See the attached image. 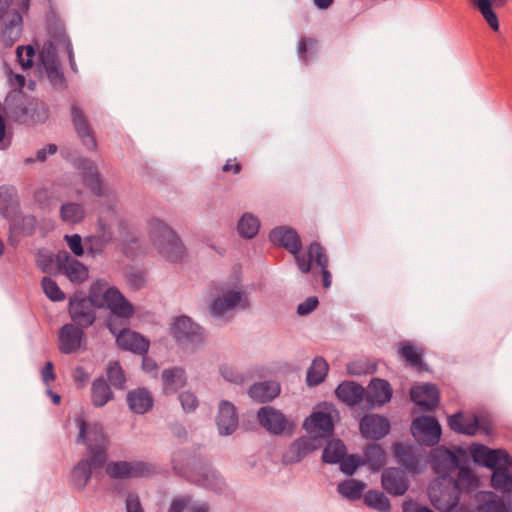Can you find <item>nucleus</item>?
I'll return each mask as SVG.
<instances>
[{
    "mask_svg": "<svg viewBox=\"0 0 512 512\" xmlns=\"http://www.w3.org/2000/svg\"><path fill=\"white\" fill-rule=\"evenodd\" d=\"M121 300L116 287H108L107 282L97 280L91 285L88 297L75 293L70 298L69 315L74 324L88 328L96 319L95 308H107L118 315L127 314L130 307Z\"/></svg>",
    "mask_w": 512,
    "mask_h": 512,
    "instance_id": "f257e3e1",
    "label": "nucleus"
},
{
    "mask_svg": "<svg viewBox=\"0 0 512 512\" xmlns=\"http://www.w3.org/2000/svg\"><path fill=\"white\" fill-rule=\"evenodd\" d=\"M76 424L79 428L76 442L86 447L85 458L81 459L72 471L73 482L81 490L90 480L93 470L105 466L109 439L99 423H88L84 418L78 417Z\"/></svg>",
    "mask_w": 512,
    "mask_h": 512,
    "instance_id": "f03ea898",
    "label": "nucleus"
},
{
    "mask_svg": "<svg viewBox=\"0 0 512 512\" xmlns=\"http://www.w3.org/2000/svg\"><path fill=\"white\" fill-rule=\"evenodd\" d=\"M7 116L21 124L42 123L48 118L46 105L31 98L23 90H12L5 99Z\"/></svg>",
    "mask_w": 512,
    "mask_h": 512,
    "instance_id": "7ed1b4c3",
    "label": "nucleus"
},
{
    "mask_svg": "<svg viewBox=\"0 0 512 512\" xmlns=\"http://www.w3.org/2000/svg\"><path fill=\"white\" fill-rule=\"evenodd\" d=\"M150 239L159 254L170 262H177L184 255V247L180 239L167 225L159 219L149 223Z\"/></svg>",
    "mask_w": 512,
    "mask_h": 512,
    "instance_id": "20e7f679",
    "label": "nucleus"
},
{
    "mask_svg": "<svg viewBox=\"0 0 512 512\" xmlns=\"http://www.w3.org/2000/svg\"><path fill=\"white\" fill-rule=\"evenodd\" d=\"M63 49L69 58L71 67L75 65L71 41L62 26L50 29V39L43 45L40 59L43 66L58 63L57 51Z\"/></svg>",
    "mask_w": 512,
    "mask_h": 512,
    "instance_id": "39448f33",
    "label": "nucleus"
},
{
    "mask_svg": "<svg viewBox=\"0 0 512 512\" xmlns=\"http://www.w3.org/2000/svg\"><path fill=\"white\" fill-rule=\"evenodd\" d=\"M313 264L321 270L323 287L325 289L330 288L332 275L328 270V256L325 249L318 242H312L307 247V255L305 257H297V266L304 274L311 271Z\"/></svg>",
    "mask_w": 512,
    "mask_h": 512,
    "instance_id": "423d86ee",
    "label": "nucleus"
},
{
    "mask_svg": "<svg viewBox=\"0 0 512 512\" xmlns=\"http://www.w3.org/2000/svg\"><path fill=\"white\" fill-rule=\"evenodd\" d=\"M411 432L421 444L433 447L439 443L442 429L434 416L422 415L413 419Z\"/></svg>",
    "mask_w": 512,
    "mask_h": 512,
    "instance_id": "0eeeda50",
    "label": "nucleus"
},
{
    "mask_svg": "<svg viewBox=\"0 0 512 512\" xmlns=\"http://www.w3.org/2000/svg\"><path fill=\"white\" fill-rule=\"evenodd\" d=\"M466 461V452L462 448H457L456 452H453L445 446H439L433 449L430 454L432 469L435 473L443 476L459 466L460 462Z\"/></svg>",
    "mask_w": 512,
    "mask_h": 512,
    "instance_id": "6e6552de",
    "label": "nucleus"
},
{
    "mask_svg": "<svg viewBox=\"0 0 512 512\" xmlns=\"http://www.w3.org/2000/svg\"><path fill=\"white\" fill-rule=\"evenodd\" d=\"M106 474L113 479L147 477L154 472L149 463L143 461H112L106 465Z\"/></svg>",
    "mask_w": 512,
    "mask_h": 512,
    "instance_id": "1a4fd4ad",
    "label": "nucleus"
},
{
    "mask_svg": "<svg viewBox=\"0 0 512 512\" xmlns=\"http://www.w3.org/2000/svg\"><path fill=\"white\" fill-rule=\"evenodd\" d=\"M223 294L213 300L211 304V313L215 317H222L227 312L235 309H248L250 307L249 298L243 291L221 289Z\"/></svg>",
    "mask_w": 512,
    "mask_h": 512,
    "instance_id": "9d476101",
    "label": "nucleus"
},
{
    "mask_svg": "<svg viewBox=\"0 0 512 512\" xmlns=\"http://www.w3.org/2000/svg\"><path fill=\"white\" fill-rule=\"evenodd\" d=\"M269 239L274 245L283 247L293 254L296 262L297 257H305L307 255V251L300 253L302 247L300 236L290 227L280 226L274 228L269 234Z\"/></svg>",
    "mask_w": 512,
    "mask_h": 512,
    "instance_id": "9b49d317",
    "label": "nucleus"
},
{
    "mask_svg": "<svg viewBox=\"0 0 512 512\" xmlns=\"http://www.w3.org/2000/svg\"><path fill=\"white\" fill-rule=\"evenodd\" d=\"M472 460L486 468L493 469L498 464L509 462V454L503 449H490L486 445L473 443L469 447Z\"/></svg>",
    "mask_w": 512,
    "mask_h": 512,
    "instance_id": "f8f14e48",
    "label": "nucleus"
},
{
    "mask_svg": "<svg viewBox=\"0 0 512 512\" xmlns=\"http://www.w3.org/2000/svg\"><path fill=\"white\" fill-rule=\"evenodd\" d=\"M429 497L432 505L439 511L452 512L460 500L459 489L455 485L442 487L440 483L437 487H432L429 491Z\"/></svg>",
    "mask_w": 512,
    "mask_h": 512,
    "instance_id": "ddd939ff",
    "label": "nucleus"
},
{
    "mask_svg": "<svg viewBox=\"0 0 512 512\" xmlns=\"http://www.w3.org/2000/svg\"><path fill=\"white\" fill-rule=\"evenodd\" d=\"M9 221L8 242L11 246L17 247L21 237L31 236L36 229L37 220L32 215L23 216L20 211L11 216Z\"/></svg>",
    "mask_w": 512,
    "mask_h": 512,
    "instance_id": "4468645a",
    "label": "nucleus"
},
{
    "mask_svg": "<svg viewBox=\"0 0 512 512\" xmlns=\"http://www.w3.org/2000/svg\"><path fill=\"white\" fill-rule=\"evenodd\" d=\"M59 271L73 283H83L88 279V268L68 252H59L56 257Z\"/></svg>",
    "mask_w": 512,
    "mask_h": 512,
    "instance_id": "2eb2a0df",
    "label": "nucleus"
},
{
    "mask_svg": "<svg viewBox=\"0 0 512 512\" xmlns=\"http://www.w3.org/2000/svg\"><path fill=\"white\" fill-rule=\"evenodd\" d=\"M410 396L422 412L433 411L440 401L438 388L429 383L413 386L410 390Z\"/></svg>",
    "mask_w": 512,
    "mask_h": 512,
    "instance_id": "dca6fc26",
    "label": "nucleus"
},
{
    "mask_svg": "<svg viewBox=\"0 0 512 512\" xmlns=\"http://www.w3.org/2000/svg\"><path fill=\"white\" fill-rule=\"evenodd\" d=\"M359 428L364 438L379 440L389 433L390 422L384 416L367 414L361 419Z\"/></svg>",
    "mask_w": 512,
    "mask_h": 512,
    "instance_id": "f3484780",
    "label": "nucleus"
},
{
    "mask_svg": "<svg viewBox=\"0 0 512 512\" xmlns=\"http://www.w3.org/2000/svg\"><path fill=\"white\" fill-rule=\"evenodd\" d=\"M384 490L393 496H401L409 488V481L405 472L396 467L386 468L381 477Z\"/></svg>",
    "mask_w": 512,
    "mask_h": 512,
    "instance_id": "a211bd4d",
    "label": "nucleus"
},
{
    "mask_svg": "<svg viewBox=\"0 0 512 512\" xmlns=\"http://www.w3.org/2000/svg\"><path fill=\"white\" fill-rule=\"evenodd\" d=\"M319 446L320 441L316 437H300L284 452L283 462L286 464L300 462L310 452L318 449Z\"/></svg>",
    "mask_w": 512,
    "mask_h": 512,
    "instance_id": "6ab92c4d",
    "label": "nucleus"
},
{
    "mask_svg": "<svg viewBox=\"0 0 512 512\" xmlns=\"http://www.w3.org/2000/svg\"><path fill=\"white\" fill-rule=\"evenodd\" d=\"M84 337V328L76 324H65L59 331V350L63 354L77 351Z\"/></svg>",
    "mask_w": 512,
    "mask_h": 512,
    "instance_id": "aec40b11",
    "label": "nucleus"
},
{
    "mask_svg": "<svg viewBox=\"0 0 512 512\" xmlns=\"http://www.w3.org/2000/svg\"><path fill=\"white\" fill-rule=\"evenodd\" d=\"M72 123L82 144L89 150H95L97 143L92 128L83 111L77 106L71 107Z\"/></svg>",
    "mask_w": 512,
    "mask_h": 512,
    "instance_id": "412c9836",
    "label": "nucleus"
},
{
    "mask_svg": "<svg viewBox=\"0 0 512 512\" xmlns=\"http://www.w3.org/2000/svg\"><path fill=\"white\" fill-rule=\"evenodd\" d=\"M257 418L262 427L276 435L283 433L288 424L285 415L271 406L260 408Z\"/></svg>",
    "mask_w": 512,
    "mask_h": 512,
    "instance_id": "4be33fe9",
    "label": "nucleus"
},
{
    "mask_svg": "<svg viewBox=\"0 0 512 512\" xmlns=\"http://www.w3.org/2000/svg\"><path fill=\"white\" fill-rule=\"evenodd\" d=\"M113 240V232L102 220L98 221V230L96 235L88 236L84 239V244L89 254L92 256L103 253L108 244Z\"/></svg>",
    "mask_w": 512,
    "mask_h": 512,
    "instance_id": "5701e85b",
    "label": "nucleus"
},
{
    "mask_svg": "<svg viewBox=\"0 0 512 512\" xmlns=\"http://www.w3.org/2000/svg\"><path fill=\"white\" fill-rule=\"evenodd\" d=\"M305 429L310 433H317L320 437L326 438L332 435L334 423L330 413L315 411L304 421Z\"/></svg>",
    "mask_w": 512,
    "mask_h": 512,
    "instance_id": "b1692460",
    "label": "nucleus"
},
{
    "mask_svg": "<svg viewBox=\"0 0 512 512\" xmlns=\"http://www.w3.org/2000/svg\"><path fill=\"white\" fill-rule=\"evenodd\" d=\"M116 343L121 349L131 351L139 355H145L148 352L150 345L146 338L129 328L118 335Z\"/></svg>",
    "mask_w": 512,
    "mask_h": 512,
    "instance_id": "393cba45",
    "label": "nucleus"
},
{
    "mask_svg": "<svg viewBox=\"0 0 512 512\" xmlns=\"http://www.w3.org/2000/svg\"><path fill=\"white\" fill-rule=\"evenodd\" d=\"M79 168L82 170L84 185L89 188L96 196H106L105 188L102 185L97 167L93 162L87 159L79 160Z\"/></svg>",
    "mask_w": 512,
    "mask_h": 512,
    "instance_id": "a878e982",
    "label": "nucleus"
},
{
    "mask_svg": "<svg viewBox=\"0 0 512 512\" xmlns=\"http://www.w3.org/2000/svg\"><path fill=\"white\" fill-rule=\"evenodd\" d=\"M217 426L220 434H232L238 427V415L236 407L228 401H222L219 405Z\"/></svg>",
    "mask_w": 512,
    "mask_h": 512,
    "instance_id": "bb28decb",
    "label": "nucleus"
},
{
    "mask_svg": "<svg viewBox=\"0 0 512 512\" xmlns=\"http://www.w3.org/2000/svg\"><path fill=\"white\" fill-rule=\"evenodd\" d=\"M482 15L488 26L495 32L499 30L498 16L494 8L505 6L508 0H468Z\"/></svg>",
    "mask_w": 512,
    "mask_h": 512,
    "instance_id": "cd10ccee",
    "label": "nucleus"
},
{
    "mask_svg": "<svg viewBox=\"0 0 512 512\" xmlns=\"http://www.w3.org/2000/svg\"><path fill=\"white\" fill-rule=\"evenodd\" d=\"M365 395L369 404L384 405L392 397V388L388 381L374 378L371 380Z\"/></svg>",
    "mask_w": 512,
    "mask_h": 512,
    "instance_id": "c85d7f7f",
    "label": "nucleus"
},
{
    "mask_svg": "<svg viewBox=\"0 0 512 512\" xmlns=\"http://www.w3.org/2000/svg\"><path fill=\"white\" fill-rule=\"evenodd\" d=\"M194 484L210 490H221L223 481L221 477L208 465L196 467L194 464Z\"/></svg>",
    "mask_w": 512,
    "mask_h": 512,
    "instance_id": "c756f323",
    "label": "nucleus"
},
{
    "mask_svg": "<svg viewBox=\"0 0 512 512\" xmlns=\"http://www.w3.org/2000/svg\"><path fill=\"white\" fill-rule=\"evenodd\" d=\"M17 190L13 186H0V214L7 220L19 211Z\"/></svg>",
    "mask_w": 512,
    "mask_h": 512,
    "instance_id": "7c9ffc66",
    "label": "nucleus"
},
{
    "mask_svg": "<svg viewBox=\"0 0 512 512\" xmlns=\"http://www.w3.org/2000/svg\"><path fill=\"white\" fill-rule=\"evenodd\" d=\"M335 394L339 400L349 406L359 404L364 396V388L355 382H343L335 390Z\"/></svg>",
    "mask_w": 512,
    "mask_h": 512,
    "instance_id": "2f4dec72",
    "label": "nucleus"
},
{
    "mask_svg": "<svg viewBox=\"0 0 512 512\" xmlns=\"http://www.w3.org/2000/svg\"><path fill=\"white\" fill-rule=\"evenodd\" d=\"M129 408L137 414H144L152 409L153 397L145 388H138L127 394Z\"/></svg>",
    "mask_w": 512,
    "mask_h": 512,
    "instance_id": "473e14b6",
    "label": "nucleus"
},
{
    "mask_svg": "<svg viewBox=\"0 0 512 512\" xmlns=\"http://www.w3.org/2000/svg\"><path fill=\"white\" fill-rule=\"evenodd\" d=\"M448 425L453 431L469 436L476 435L479 429L477 416L467 417L461 412L449 416Z\"/></svg>",
    "mask_w": 512,
    "mask_h": 512,
    "instance_id": "72a5a7b5",
    "label": "nucleus"
},
{
    "mask_svg": "<svg viewBox=\"0 0 512 512\" xmlns=\"http://www.w3.org/2000/svg\"><path fill=\"white\" fill-rule=\"evenodd\" d=\"M162 381L166 393H175L185 386L187 375L180 367H172L162 372Z\"/></svg>",
    "mask_w": 512,
    "mask_h": 512,
    "instance_id": "f704fd0d",
    "label": "nucleus"
},
{
    "mask_svg": "<svg viewBox=\"0 0 512 512\" xmlns=\"http://www.w3.org/2000/svg\"><path fill=\"white\" fill-rule=\"evenodd\" d=\"M280 393V386L273 381H264L252 385L249 389V396L260 402L265 403L273 400Z\"/></svg>",
    "mask_w": 512,
    "mask_h": 512,
    "instance_id": "c9c22d12",
    "label": "nucleus"
},
{
    "mask_svg": "<svg viewBox=\"0 0 512 512\" xmlns=\"http://www.w3.org/2000/svg\"><path fill=\"white\" fill-rule=\"evenodd\" d=\"M120 297L122 298L121 301L126 302L130 309H128V313L125 315H118L114 312H110V315L107 318V327L116 338L118 335L129 328V319L135 313L133 305L124 297L121 292Z\"/></svg>",
    "mask_w": 512,
    "mask_h": 512,
    "instance_id": "e433bc0d",
    "label": "nucleus"
},
{
    "mask_svg": "<svg viewBox=\"0 0 512 512\" xmlns=\"http://www.w3.org/2000/svg\"><path fill=\"white\" fill-rule=\"evenodd\" d=\"M22 15L19 11H13L8 14L5 20V28L2 32V40L7 46H12L21 35Z\"/></svg>",
    "mask_w": 512,
    "mask_h": 512,
    "instance_id": "4c0bfd02",
    "label": "nucleus"
},
{
    "mask_svg": "<svg viewBox=\"0 0 512 512\" xmlns=\"http://www.w3.org/2000/svg\"><path fill=\"white\" fill-rule=\"evenodd\" d=\"M362 462L363 465H368L372 471H379L386 463V453L379 444H369L364 451Z\"/></svg>",
    "mask_w": 512,
    "mask_h": 512,
    "instance_id": "58836bf2",
    "label": "nucleus"
},
{
    "mask_svg": "<svg viewBox=\"0 0 512 512\" xmlns=\"http://www.w3.org/2000/svg\"><path fill=\"white\" fill-rule=\"evenodd\" d=\"M456 468L458 469L457 478L449 480V484L455 485L460 494L462 490H471L478 486V479L468 465L460 462Z\"/></svg>",
    "mask_w": 512,
    "mask_h": 512,
    "instance_id": "ea45409f",
    "label": "nucleus"
},
{
    "mask_svg": "<svg viewBox=\"0 0 512 512\" xmlns=\"http://www.w3.org/2000/svg\"><path fill=\"white\" fill-rule=\"evenodd\" d=\"M329 365L322 357H316L307 371L306 382L309 386L322 383L328 373Z\"/></svg>",
    "mask_w": 512,
    "mask_h": 512,
    "instance_id": "a19ab883",
    "label": "nucleus"
},
{
    "mask_svg": "<svg viewBox=\"0 0 512 512\" xmlns=\"http://www.w3.org/2000/svg\"><path fill=\"white\" fill-rule=\"evenodd\" d=\"M92 403L95 407H102L113 398L110 386L104 378H97L92 383Z\"/></svg>",
    "mask_w": 512,
    "mask_h": 512,
    "instance_id": "79ce46f5",
    "label": "nucleus"
},
{
    "mask_svg": "<svg viewBox=\"0 0 512 512\" xmlns=\"http://www.w3.org/2000/svg\"><path fill=\"white\" fill-rule=\"evenodd\" d=\"M170 333L179 343L188 340L192 333L191 319L187 316L176 317L171 324Z\"/></svg>",
    "mask_w": 512,
    "mask_h": 512,
    "instance_id": "37998d69",
    "label": "nucleus"
},
{
    "mask_svg": "<svg viewBox=\"0 0 512 512\" xmlns=\"http://www.w3.org/2000/svg\"><path fill=\"white\" fill-rule=\"evenodd\" d=\"M364 503L378 511V512H390L391 504L385 494L379 490H368L364 494Z\"/></svg>",
    "mask_w": 512,
    "mask_h": 512,
    "instance_id": "c03bdc74",
    "label": "nucleus"
},
{
    "mask_svg": "<svg viewBox=\"0 0 512 512\" xmlns=\"http://www.w3.org/2000/svg\"><path fill=\"white\" fill-rule=\"evenodd\" d=\"M346 455V447L339 439H334L328 442L323 450L322 459L325 463L335 464L339 463Z\"/></svg>",
    "mask_w": 512,
    "mask_h": 512,
    "instance_id": "a18cd8bd",
    "label": "nucleus"
},
{
    "mask_svg": "<svg viewBox=\"0 0 512 512\" xmlns=\"http://www.w3.org/2000/svg\"><path fill=\"white\" fill-rule=\"evenodd\" d=\"M366 484L356 479H348L338 484V492L345 498L350 500H358L361 498Z\"/></svg>",
    "mask_w": 512,
    "mask_h": 512,
    "instance_id": "49530a36",
    "label": "nucleus"
},
{
    "mask_svg": "<svg viewBox=\"0 0 512 512\" xmlns=\"http://www.w3.org/2000/svg\"><path fill=\"white\" fill-rule=\"evenodd\" d=\"M477 512H507V508L504 501L495 493L485 492L477 506Z\"/></svg>",
    "mask_w": 512,
    "mask_h": 512,
    "instance_id": "de8ad7c7",
    "label": "nucleus"
},
{
    "mask_svg": "<svg viewBox=\"0 0 512 512\" xmlns=\"http://www.w3.org/2000/svg\"><path fill=\"white\" fill-rule=\"evenodd\" d=\"M395 454L399 463L406 470L412 473L419 472V460L410 449H407L402 444H397L395 446Z\"/></svg>",
    "mask_w": 512,
    "mask_h": 512,
    "instance_id": "09e8293b",
    "label": "nucleus"
},
{
    "mask_svg": "<svg viewBox=\"0 0 512 512\" xmlns=\"http://www.w3.org/2000/svg\"><path fill=\"white\" fill-rule=\"evenodd\" d=\"M260 222L252 214H244L238 222V232L243 238L251 239L258 233Z\"/></svg>",
    "mask_w": 512,
    "mask_h": 512,
    "instance_id": "8fccbe9b",
    "label": "nucleus"
},
{
    "mask_svg": "<svg viewBox=\"0 0 512 512\" xmlns=\"http://www.w3.org/2000/svg\"><path fill=\"white\" fill-rule=\"evenodd\" d=\"M399 354L411 367L420 368L423 364L421 353L410 342L405 341L400 344Z\"/></svg>",
    "mask_w": 512,
    "mask_h": 512,
    "instance_id": "3c124183",
    "label": "nucleus"
},
{
    "mask_svg": "<svg viewBox=\"0 0 512 512\" xmlns=\"http://www.w3.org/2000/svg\"><path fill=\"white\" fill-rule=\"evenodd\" d=\"M85 211L80 204L68 203L61 207V218L65 222L79 223L83 220Z\"/></svg>",
    "mask_w": 512,
    "mask_h": 512,
    "instance_id": "603ef678",
    "label": "nucleus"
},
{
    "mask_svg": "<svg viewBox=\"0 0 512 512\" xmlns=\"http://www.w3.org/2000/svg\"><path fill=\"white\" fill-rule=\"evenodd\" d=\"M107 377L112 386L117 389H124L126 377L119 362L111 361L107 367Z\"/></svg>",
    "mask_w": 512,
    "mask_h": 512,
    "instance_id": "864d4df0",
    "label": "nucleus"
},
{
    "mask_svg": "<svg viewBox=\"0 0 512 512\" xmlns=\"http://www.w3.org/2000/svg\"><path fill=\"white\" fill-rule=\"evenodd\" d=\"M42 289L45 295L54 302H60L65 300V293L59 288L56 281L51 279L50 277H43L41 281Z\"/></svg>",
    "mask_w": 512,
    "mask_h": 512,
    "instance_id": "5fc2aeb1",
    "label": "nucleus"
},
{
    "mask_svg": "<svg viewBox=\"0 0 512 512\" xmlns=\"http://www.w3.org/2000/svg\"><path fill=\"white\" fill-rule=\"evenodd\" d=\"M492 484L497 489L511 490L512 477L507 469H497L492 476Z\"/></svg>",
    "mask_w": 512,
    "mask_h": 512,
    "instance_id": "6e6d98bb",
    "label": "nucleus"
},
{
    "mask_svg": "<svg viewBox=\"0 0 512 512\" xmlns=\"http://www.w3.org/2000/svg\"><path fill=\"white\" fill-rule=\"evenodd\" d=\"M339 463L340 470L346 475H353L356 469L363 465L362 458L356 455L344 456Z\"/></svg>",
    "mask_w": 512,
    "mask_h": 512,
    "instance_id": "4d7b16f0",
    "label": "nucleus"
},
{
    "mask_svg": "<svg viewBox=\"0 0 512 512\" xmlns=\"http://www.w3.org/2000/svg\"><path fill=\"white\" fill-rule=\"evenodd\" d=\"M35 51L32 46H21L17 48L18 61L23 69H28L33 65Z\"/></svg>",
    "mask_w": 512,
    "mask_h": 512,
    "instance_id": "13d9d810",
    "label": "nucleus"
},
{
    "mask_svg": "<svg viewBox=\"0 0 512 512\" xmlns=\"http://www.w3.org/2000/svg\"><path fill=\"white\" fill-rule=\"evenodd\" d=\"M44 68H45L47 76L52 84L61 85L64 83L65 78H64L62 71L60 70L59 62L55 63L53 65L44 66Z\"/></svg>",
    "mask_w": 512,
    "mask_h": 512,
    "instance_id": "bf43d9fd",
    "label": "nucleus"
},
{
    "mask_svg": "<svg viewBox=\"0 0 512 512\" xmlns=\"http://www.w3.org/2000/svg\"><path fill=\"white\" fill-rule=\"evenodd\" d=\"M65 240L68 247L75 256H82L84 254V248L82 244V238L78 234L65 235Z\"/></svg>",
    "mask_w": 512,
    "mask_h": 512,
    "instance_id": "052dcab7",
    "label": "nucleus"
},
{
    "mask_svg": "<svg viewBox=\"0 0 512 512\" xmlns=\"http://www.w3.org/2000/svg\"><path fill=\"white\" fill-rule=\"evenodd\" d=\"M221 374L229 382L236 383V384L244 382V376L242 374H240L238 371H236L231 366H227V365L222 366Z\"/></svg>",
    "mask_w": 512,
    "mask_h": 512,
    "instance_id": "680f3d73",
    "label": "nucleus"
},
{
    "mask_svg": "<svg viewBox=\"0 0 512 512\" xmlns=\"http://www.w3.org/2000/svg\"><path fill=\"white\" fill-rule=\"evenodd\" d=\"M315 45L316 41L314 39L302 37L298 47L299 58L306 63L308 60L307 52L309 49H312Z\"/></svg>",
    "mask_w": 512,
    "mask_h": 512,
    "instance_id": "e2e57ef3",
    "label": "nucleus"
},
{
    "mask_svg": "<svg viewBox=\"0 0 512 512\" xmlns=\"http://www.w3.org/2000/svg\"><path fill=\"white\" fill-rule=\"evenodd\" d=\"M318 303L319 301L317 297H308L304 302L298 305L297 313L302 316L307 315L317 307Z\"/></svg>",
    "mask_w": 512,
    "mask_h": 512,
    "instance_id": "0e129e2a",
    "label": "nucleus"
},
{
    "mask_svg": "<svg viewBox=\"0 0 512 512\" xmlns=\"http://www.w3.org/2000/svg\"><path fill=\"white\" fill-rule=\"evenodd\" d=\"M127 512H144L139 497L136 494H129L126 498Z\"/></svg>",
    "mask_w": 512,
    "mask_h": 512,
    "instance_id": "69168bd1",
    "label": "nucleus"
},
{
    "mask_svg": "<svg viewBox=\"0 0 512 512\" xmlns=\"http://www.w3.org/2000/svg\"><path fill=\"white\" fill-rule=\"evenodd\" d=\"M42 380L46 385L54 381L56 375L54 373V365L51 361L45 363V366L41 370Z\"/></svg>",
    "mask_w": 512,
    "mask_h": 512,
    "instance_id": "338daca9",
    "label": "nucleus"
},
{
    "mask_svg": "<svg viewBox=\"0 0 512 512\" xmlns=\"http://www.w3.org/2000/svg\"><path fill=\"white\" fill-rule=\"evenodd\" d=\"M188 503H189L188 498L177 497L172 501L168 512H183L184 509L187 507Z\"/></svg>",
    "mask_w": 512,
    "mask_h": 512,
    "instance_id": "774afa93",
    "label": "nucleus"
}]
</instances>
